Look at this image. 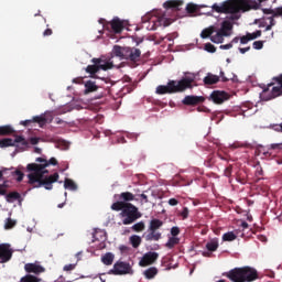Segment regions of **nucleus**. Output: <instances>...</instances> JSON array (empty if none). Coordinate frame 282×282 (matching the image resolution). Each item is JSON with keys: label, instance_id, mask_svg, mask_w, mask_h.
Returning <instances> with one entry per match:
<instances>
[{"label": "nucleus", "instance_id": "f257e3e1", "mask_svg": "<svg viewBox=\"0 0 282 282\" xmlns=\"http://www.w3.org/2000/svg\"><path fill=\"white\" fill-rule=\"evenodd\" d=\"M36 162H41V164L31 163L26 166L29 171V184H37L35 188H41V186H44L46 191H52V184H54V182H58V173H55L48 177H44V175L48 173L45 169H47L48 164L56 166L58 161H56L54 158L50 159V161L43 158H37Z\"/></svg>", "mask_w": 282, "mask_h": 282}, {"label": "nucleus", "instance_id": "f03ea898", "mask_svg": "<svg viewBox=\"0 0 282 282\" xmlns=\"http://www.w3.org/2000/svg\"><path fill=\"white\" fill-rule=\"evenodd\" d=\"M259 2L257 0H227L220 4H213L215 12L224 14H236V12H248V10H257Z\"/></svg>", "mask_w": 282, "mask_h": 282}, {"label": "nucleus", "instance_id": "7ed1b4c3", "mask_svg": "<svg viewBox=\"0 0 282 282\" xmlns=\"http://www.w3.org/2000/svg\"><path fill=\"white\" fill-rule=\"evenodd\" d=\"M232 35V22L226 20L221 23L220 29L215 31V26L204 29L200 39H210L212 43L221 44L224 39Z\"/></svg>", "mask_w": 282, "mask_h": 282}, {"label": "nucleus", "instance_id": "20e7f679", "mask_svg": "<svg viewBox=\"0 0 282 282\" xmlns=\"http://www.w3.org/2000/svg\"><path fill=\"white\" fill-rule=\"evenodd\" d=\"M195 82V74L187 73L185 77H183L181 80H171L165 86H159L156 88V94L163 95V94H177L180 91H185V89H191L193 87V83Z\"/></svg>", "mask_w": 282, "mask_h": 282}, {"label": "nucleus", "instance_id": "39448f33", "mask_svg": "<svg viewBox=\"0 0 282 282\" xmlns=\"http://www.w3.org/2000/svg\"><path fill=\"white\" fill-rule=\"evenodd\" d=\"M228 278L234 282L257 281V270L250 267L234 269L228 273Z\"/></svg>", "mask_w": 282, "mask_h": 282}, {"label": "nucleus", "instance_id": "423d86ee", "mask_svg": "<svg viewBox=\"0 0 282 282\" xmlns=\"http://www.w3.org/2000/svg\"><path fill=\"white\" fill-rule=\"evenodd\" d=\"M93 63L94 65H88L86 67V72L87 74H98V72H100V69H102V72H107L108 69H113L115 65H113V61L110 59H106V58H93Z\"/></svg>", "mask_w": 282, "mask_h": 282}, {"label": "nucleus", "instance_id": "0eeeda50", "mask_svg": "<svg viewBox=\"0 0 282 282\" xmlns=\"http://www.w3.org/2000/svg\"><path fill=\"white\" fill-rule=\"evenodd\" d=\"M120 217L123 218L122 224L124 226H129L133 224L135 219H140L142 215L138 213V207L131 203H128L123 210L120 213Z\"/></svg>", "mask_w": 282, "mask_h": 282}, {"label": "nucleus", "instance_id": "6e6552de", "mask_svg": "<svg viewBox=\"0 0 282 282\" xmlns=\"http://www.w3.org/2000/svg\"><path fill=\"white\" fill-rule=\"evenodd\" d=\"M274 80H276V85L272 87V94L268 97V91L270 88H267L260 94L261 100H272V98H276L281 96L282 94V75L280 77H276Z\"/></svg>", "mask_w": 282, "mask_h": 282}, {"label": "nucleus", "instance_id": "1a4fd4ad", "mask_svg": "<svg viewBox=\"0 0 282 282\" xmlns=\"http://www.w3.org/2000/svg\"><path fill=\"white\" fill-rule=\"evenodd\" d=\"M110 274H133V269H131V264L127 262H117L115 263L112 270H110Z\"/></svg>", "mask_w": 282, "mask_h": 282}, {"label": "nucleus", "instance_id": "9d476101", "mask_svg": "<svg viewBox=\"0 0 282 282\" xmlns=\"http://www.w3.org/2000/svg\"><path fill=\"white\" fill-rule=\"evenodd\" d=\"M158 257L160 254L158 252H148L144 253L141 260L139 261V265L141 268H147L148 265H153L155 261H158Z\"/></svg>", "mask_w": 282, "mask_h": 282}, {"label": "nucleus", "instance_id": "9b49d317", "mask_svg": "<svg viewBox=\"0 0 282 282\" xmlns=\"http://www.w3.org/2000/svg\"><path fill=\"white\" fill-rule=\"evenodd\" d=\"M230 96H228L226 91L221 90H214L210 95V99L213 100V102H215V105H221L226 102V100H228Z\"/></svg>", "mask_w": 282, "mask_h": 282}, {"label": "nucleus", "instance_id": "f8f14e48", "mask_svg": "<svg viewBox=\"0 0 282 282\" xmlns=\"http://www.w3.org/2000/svg\"><path fill=\"white\" fill-rule=\"evenodd\" d=\"M47 116H50V112H45L44 115L33 117V119L21 121L20 124H22L23 127H28V124H30V122H37V124H40V127H43V124H45V122H47Z\"/></svg>", "mask_w": 282, "mask_h": 282}, {"label": "nucleus", "instance_id": "ddd939ff", "mask_svg": "<svg viewBox=\"0 0 282 282\" xmlns=\"http://www.w3.org/2000/svg\"><path fill=\"white\" fill-rule=\"evenodd\" d=\"M116 56L120 61H127V46L115 45L111 52V58Z\"/></svg>", "mask_w": 282, "mask_h": 282}, {"label": "nucleus", "instance_id": "4468645a", "mask_svg": "<svg viewBox=\"0 0 282 282\" xmlns=\"http://www.w3.org/2000/svg\"><path fill=\"white\" fill-rule=\"evenodd\" d=\"M12 258V250H10V245H0V259L2 263L10 261Z\"/></svg>", "mask_w": 282, "mask_h": 282}, {"label": "nucleus", "instance_id": "2eb2a0df", "mask_svg": "<svg viewBox=\"0 0 282 282\" xmlns=\"http://www.w3.org/2000/svg\"><path fill=\"white\" fill-rule=\"evenodd\" d=\"M141 54L142 52L140 51V48H135V47L131 48L127 46L126 61H138Z\"/></svg>", "mask_w": 282, "mask_h": 282}, {"label": "nucleus", "instance_id": "dca6fc26", "mask_svg": "<svg viewBox=\"0 0 282 282\" xmlns=\"http://www.w3.org/2000/svg\"><path fill=\"white\" fill-rule=\"evenodd\" d=\"M124 25H127V20H119L118 18H115L111 21V28L116 34H120V32L124 30Z\"/></svg>", "mask_w": 282, "mask_h": 282}, {"label": "nucleus", "instance_id": "f3484780", "mask_svg": "<svg viewBox=\"0 0 282 282\" xmlns=\"http://www.w3.org/2000/svg\"><path fill=\"white\" fill-rule=\"evenodd\" d=\"M24 270L26 272H33V274H41V272H45V268L37 263H28L24 265Z\"/></svg>", "mask_w": 282, "mask_h": 282}, {"label": "nucleus", "instance_id": "a211bd4d", "mask_svg": "<svg viewBox=\"0 0 282 282\" xmlns=\"http://www.w3.org/2000/svg\"><path fill=\"white\" fill-rule=\"evenodd\" d=\"M183 105H199V102H204V97L202 96H186L183 100H182Z\"/></svg>", "mask_w": 282, "mask_h": 282}, {"label": "nucleus", "instance_id": "6ab92c4d", "mask_svg": "<svg viewBox=\"0 0 282 282\" xmlns=\"http://www.w3.org/2000/svg\"><path fill=\"white\" fill-rule=\"evenodd\" d=\"M85 90L84 95L87 96L89 94H94V91H98V85H96V82L87 80L84 84Z\"/></svg>", "mask_w": 282, "mask_h": 282}, {"label": "nucleus", "instance_id": "aec40b11", "mask_svg": "<svg viewBox=\"0 0 282 282\" xmlns=\"http://www.w3.org/2000/svg\"><path fill=\"white\" fill-rule=\"evenodd\" d=\"M259 36H261V31H256L253 33H248L246 36H242L240 39V43L242 45H246V43H248L249 41H254V39H259Z\"/></svg>", "mask_w": 282, "mask_h": 282}, {"label": "nucleus", "instance_id": "412c9836", "mask_svg": "<svg viewBox=\"0 0 282 282\" xmlns=\"http://www.w3.org/2000/svg\"><path fill=\"white\" fill-rule=\"evenodd\" d=\"M143 275L145 276V279H148V281H151L154 276H158V268L151 267L147 269L145 271H143Z\"/></svg>", "mask_w": 282, "mask_h": 282}, {"label": "nucleus", "instance_id": "4be33fe9", "mask_svg": "<svg viewBox=\"0 0 282 282\" xmlns=\"http://www.w3.org/2000/svg\"><path fill=\"white\" fill-rule=\"evenodd\" d=\"M183 1L182 0H167L165 3H163V8H173L176 9L180 8V6H183Z\"/></svg>", "mask_w": 282, "mask_h": 282}, {"label": "nucleus", "instance_id": "5701e85b", "mask_svg": "<svg viewBox=\"0 0 282 282\" xmlns=\"http://www.w3.org/2000/svg\"><path fill=\"white\" fill-rule=\"evenodd\" d=\"M205 85H216V83H219V76L207 74V76L204 78Z\"/></svg>", "mask_w": 282, "mask_h": 282}, {"label": "nucleus", "instance_id": "b1692460", "mask_svg": "<svg viewBox=\"0 0 282 282\" xmlns=\"http://www.w3.org/2000/svg\"><path fill=\"white\" fill-rule=\"evenodd\" d=\"M64 188H66V191H78V185H76V182L72 178H65Z\"/></svg>", "mask_w": 282, "mask_h": 282}, {"label": "nucleus", "instance_id": "393cba45", "mask_svg": "<svg viewBox=\"0 0 282 282\" xmlns=\"http://www.w3.org/2000/svg\"><path fill=\"white\" fill-rule=\"evenodd\" d=\"M162 237V234L150 230L149 235L145 236L147 241H160V238Z\"/></svg>", "mask_w": 282, "mask_h": 282}, {"label": "nucleus", "instance_id": "a878e982", "mask_svg": "<svg viewBox=\"0 0 282 282\" xmlns=\"http://www.w3.org/2000/svg\"><path fill=\"white\" fill-rule=\"evenodd\" d=\"M10 133H14V128H12V126H0V135H10Z\"/></svg>", "mask_w": 282, "mask_h": 282}, {"label": "nucleus", "instance_id": "bb28decb", "mask_svg": "<svg viewBox=\"0 0 282 282\" xmlns=\"http://www.w3.org/2000/svg\"><path fill=\"white\" fill-rule=\"evenodd\" d=\"M162 226H163V223H162V220H160V219H152L151 221H150V227H149V230H159V228H162Z\"/></svg>", "mask_w": 282, "mask_h": 282}, {"label": "nucleus", "instance_id": "cd10ccee", "mask_svg": "<svg viewBox=\"0 0 282 282\" xmlns=\"http://www.w3.org/2000/svg\"><path fill=\"white\" fill-rule=\"evenodd\" d=\"M206 248L209 250V252H215L217 248H219V241H217V239H213L207 242Z\"/></svg>", "mask_w": 282, "mask_h": 282}, {"label": "nucleus", "instance_id": "c85d7f7f", "mask_svg": "<svg viewBox=\"0 0 282 282\" xmlns=\"http://www.w3.org/2000/svg\"><path fill=\"white\" fill-rule=\"evenodd\" d=\"M158 21L160 25H163V28H167V25H171V23H173V21L167 19L166 14L159 15Z\"/></svg>", "mask_w": 282, "mask_h": 282}, {"label": "nucleus", "instance_id": "c756f323", "mask_svg": "<svg viewBox=\"0 0 282 282\" xmlns=\"http://www.w3.org/2000/svg\"><path fill=\"white\" fill-rule=\"evenodd\" d=\"M113 253L108 252L101 258V261L105 265H111V263H113Z\"/></svg>", "mask_w": 282, "mask_h": 282}, {"label": "nucleus", "instance_id": "7c9ffc66", "mask_svg": "<svg viewBox=\"0 0 282 282\" xmlns=\"http://www.w3.org/2000/svg\"><path fill=\"white\" fill-rule=\"evenodd\" d=\"M7 147H14V140L11 138L0 140V149H7Z\"/></svg>", "mask_w": 282, "mask_h": 282}, {"label": "nucleus", "instance_id": "2f4dec72", "mask_svg": "<svg viewBox=\"0 0 282 282\" xmlns=\"http://www.w3.org/2000/svg\"><path fill=\"white\" fill-rule=\"evenodd\" d=\"M130 242L132 243L133 248H138L142 243V238L140 236H131L130 237Z\"/></svg>", "mask_w": 282, "mask_h": 282}, {"label": "nucleus", "instance_id": "473e14b6", "mask_svg": "<svg viewBox=\"0 0 282 282\" xmlns=\"http://www.w3.org/2000/svg\"><path fill=\"white\" fill-rule=\"evenodd\" d=\"M129 203H124V202H117L113 203L111 205L112 210H124V207L128 205Z\"/></svg>", "mask_w": 282, "mask_h": 282}, {"label": "nucleus", "instance_id": "72a5a7b5", "mask_svg": "<svg viewBox=\"0 0 282 282\" xmlns=\"http://www.w3.org/2000/svg\"><path fill=\"white\" fill-rule=\"evenodd\" d=\"M19 197H21V196L19 195V193L12 192V193H10L9 195L6 196V199H7V202H9L10 204H12L13 202H17V199H19Z\"/></svg>", "mask_w": 282, "mask_h": 282}, {"label": "nucleus", "instance_id": "f704fd0d", "mask_svg": "<svg viewBox=\"0 0 282 282\" xmlns=\"http://www.w3.org/2000/svg\"><path fill=\"white\" fill-rule=\"evenodd\" d=\"M235 239H237V235L232 231L226 232L223 236V241H235Z\"/></svg>", "mask_w": 282, "mask_h": 282}, {"label": "nucleus", "instance_id": "c9c22d12", "mask_svg": "<svg viewBox=\"0 0 282 282\" xmlns=\"http://www.w3.org/2000/svg\"><path fill=\"white\" fill-rule=\"evenodd\" d=\"M13 142H14V147H17V144H21L22 147H28V141L25 140V138L21 135L15 137Z\"/></svg>", "mask_w": 282, "mask_h": 282}, {"label": "nucleus", "instance_id": "e433bc0d", "mask_svg": "<svg viewBox=\"0 0 282 282\" xmlns=\"http://www.w3.org/2000/svg\"><path fill=\"white\" fill-rule=\"evenodd\" d=\"M120 197L123 202H133L134 199V196L130 192L121 193Z\"/></svg>", "mask_w": 282, "mask_h": 282}, {"label": "nucleus", "instance_id": "4c0bfd02", "mask_svg": "<svg viewBox=\"0 0 282 282\" xmlns=\"http://www.w3.org/2000/svg\"><path fill=\"white\" fill-rule=\"evenodd\" d=\"M177 243H180V238L172 236V238H170L169 241L166 242V247L173 248V246H177Z\"/></svg>", "mask_w": 282, "mask_h": 282}, {"label": "nucleus", "instance_id": "58836bf2", "mask_svg": "<svg viewBox=\"0 0 282 282\" xmlns=\"http://www.w3.org/2000/svg\"><path fill=\"white\" fill-rule=\"evenodd\" d=\"M21 282H41V279L34 275H25L21 279Z\"/></svg>", "mask_w": 282, "mask_h": 282}, {"label": "nucleus", "instance_id": "ea45409f", "mask_svg": "<svg viewBox=\"0 0 282 282\" xmlns=\"http://www.w3.org/2000/svg\"><path fill=\"white\" fill-rule=\"evenodd\" d=\"M264 12H268L269 14H273V17L282 18V7L278 8L276 10L268 9V10H264Z\"/></svg>", "mask_w": 282, "mask_h": 282}, {"label": "nucleus", "instance_id": "a19ab883", "mask_svg": "<svg viewBox=\"0 0 282 282\" xmlns=\"http://www.w3.org/2000/svg\"><path fill=\"white\" fill-rule=\"evenodd\" d=\"M17 226V220H12L8 218L4 223L6 230H10V228H14Z\"/></svg>", "mask_w": 282, "mask_h": 282}, {"label": "nucleus", "instance_id": "79ce46f5", "mask_svg": "<svg viewBox=\"0 0 282 282\" xmlns=\"http://www.w3.org/2000/svg\"><path fill=\"white\" fill-rule=\"evenodd\" d=\"M132 230H134V232H142V230H144V223L140 221L134 224Z\"/></svg>", "mask_w": 282, "mask_h": 282}, {"label": "nucleus", "instance_id": "37998d69", "mask_svg": "<svg viewBox=\"0 0 282 282\" xmlns=\"http://www.w3.org/2000/svg\"><path fill=\"white\" fill-rule=\"evenodd\" d=\"M205 51L209 52L210 54H215L217 52V48L215 47V45H213L210 43H206Z\"/></svg>", "mask_w": 282, "mask_h": 282}, {"label": "nucleus", "instance_id": "c03bdc74", "mask_svg": "<svg viewBox=\"0 0 282 282\" xmlns=\"http://www.w3.org/2000/svg\"><path fill=\"white\" fill-rule=\"evenodd\" d=\"M63 270L64 272H72V270H76V263L65 264Z\"/></svg>", "mask_w": 282, "mask_h": 282}, {"label": "nucleus", "instance_id": "a18cd8bd", "mask_svg": "<svg viewBox=\"0 0 282 282\" xmlns=\"http://www.w3.org/2000/svg\"><path fill=\"white\" fill-rule=\"evenodd\" d=\"M253 50H263V42L262 41L253 42Z\"/></svg>", "mask_w": 282, "mask_h": 282}, {"label": "nucleus", "instance_id": "49530a36", "mask_svg": "<svg viewBox=\"0 0 282 282\" xmlns=\"http://www.w3.org/2000/svg\"><path fill=\"white\" fill-rule=\"evenodd\" d=\"M186 10L187 12H195V10H197V4L188 3Z\"/></svg>", "mask_w": 282, "mask_h": 282}, {"label": "nucleus", "instance_id": "de8ad7c7", "mask_svg": "<svg viewBox=\"0 0 282 282\" xmlns=\"http://www.w3.org/2000/svg\"><path fill=\"white\" fill-rule=\"evenodd\" d=\"M171 235H172V237H177L180 235V228L178 227H172Z\"/></svg>", "mask_w": 282, "mask_h": 282}, {"label": "nucleus", "instance_id": "09e8293b", "mask_svg": "<svg viewBox=\"0 0 282 282\" xmlns=\"http://www.w3.org/2000/svg\"><path fill=\"white\" fill-rule=\"evenodd\" d=\"M14 175H17V181L22 182L23 181V173L21 171H15Z\"/></svg>", "mask_w": 282, "mask_h": 282}, {"label": "nucleus", "instance_id": "8fccbe9b", "mask_svg": "<svg viewBox=\"0 0 282 282\" xmlns=\"http://www.w3.org/2000/svg\"><path fill=\"white\" fill-rule=\"evenodd\" d=\"M39 142H41V138L32 137L30 139V143L33 144V145L39 144Z\"/></svg>", "mask_w": 282, "mask_h": 282}, {"label": "nucleus", "instance_id": "3c124183", "mask_svg": "<svg viewBox=\"0 0 282 282\" xmlns=\"http://www.w3.org/2000/svg\"><path fill=\"white\" fill-rule=\"evenodd\" d=\"M6 187H8V184L4 182L2 185H0V195H4L6 194Z\"/></svg>", "mask_w": 282, "mask_h": 282}, {"label": "nucleus", "instance_id": "603ef678", "mask_svg": "<svg viewBox=\"0 0 282 282\" xmlns=\"http://www.w3.org/2000/svg\"><path fill=\"white\" fill-rule=\"evenodd\" d=\"M221 50H232V43L220 45Z\"/></svg>", "mask_w": 282, "mask_h": 282}, {"label": "nucleus", "instance_id": "864d4df0", "mask_svg": "<svg viewBox=\"0 0 282 282\" xmlns=\"http://www.w3.org/2000/svg\"><path fill=\"white\" fill-rule=\"evenodd\" d=\"M181 215H182L183 219H186V217H188V208L185 207Z\"/></svg>", "mask_w": 282, "mask_h": 282}, {"label": "nucleus", "instance_id": "5fc2aeb1", "mask_svg": "<svg viewBox=\"0 0 282 282\" xmlns=\"http://www.w3.org/2000/svg\"><path fill=\"white\" fill-rule=\"evenodd\" d=\"M169 204H170V206H177L178 202H177V199H175V198H171V199L169 200Z\"/></svg>", "mask_w": 282, "mask_h": 282}, {"label": "nucleus", "instance_id": "6e6d98bb", "mask_svg": "<svg viewBox=\"0 0 282 282\" xmlns=\"http://www.w3.org/2000/svg\"><path fill=\"white\" fill-rule=\"evenodd\" d=\"M240 54H246V52H250V46L245 48H239Z\"/></svg>", "mask_w": 282, "mask_h": 282}, {"label": "nucleus", "instance_id": "4d7b16f0", "mask_svg": "<svg viewBox=\"0 0 282 282\" xmlns=\"http://www.w3.org/2000/svg\"><path fill=\"white\" fill-rule=\"evenodd\" d=\"M6 173H8V169L3 167L2 170H0V178L3 177Z\"/></svg>", "mask_w": 282, "mask_h": 282}, {"label": "nucleus", "instance_id": "13d9d810", "mask_svg": "<svg viewBox=\"0 0 282 282\" xmlns=\"http://www.w3.org/2000/svg\"><path fill=\"white\" fill-rule=\"evenodd\" d=\"M44 36H52V30L47 29L44 31Z\"/></svg>", "mask_w": 282, "mask_h": 282}, {"label": "nucleus", "instance_id": "bf43d9fd", "mask_svg": "<svg viewBox=\"0 0 282 282\" xmlns=\"http://www.w3.org/2000/svg\"><path fill=\"white\" fill-rule=\"evenodd\" d=\"M272 25H274V20H271V25H268L265 30L267 31L272 30Z\"/></svg>", "mask_w": 282, "mask_h": 282}, {"label": "nucleus", "instance_id": "052dcab7", "mask_svg": "<svg viewBox=\"0 0 282 282\" xmlns=\"http://www.w3.org/2000/svg\"><path fill=\"white\" fill-rule=\"evenodd\" d=\"M241 228H243V230H246V228H248V223H246V221L241 223Z\"/></svg>", "mask_w": 282, "mask_h": 282}, {"label": "nucleus", "instance_id": "680f3d73", "mask_svg": "<svg viewBox=\"0 0 282 282\" xmlns=\"http://www.w3.org/2000/svg\"><path fill=\"white\" fill-rule=\"evenodd\" d=\"M64 147L62 149H69V143L68 142H63Z\"/></svg>", "mask_w": 282, "mask_h": 282}, {"label": "nucleus", "instance_id": "e2e57ef3", "mask_svg": "<svg viewBox=\"0 0 282 282\" xmlns=\"http://www.w3.org/2000/svg\"><path fill=\"white\" fill-rule=\"evenodd\" d=\"M275 131H282V123L280 126H276Z\"/></svg>", "mask_w": 282, "mask_h": 282}, {"label": "nucleus", "instance_id": "0e129e2a", "mask_svg": "<svg viewBox=\"0 0 282 282\" xmlns=\"http://www.w3.org/2000/svg\"><path fill=\"white\" fill-rule=\"evenodd\" d=\"M141 197H142V199H144L145 202H149V199H148V197H147L145 194H141Z\"/></svg>", "mask_w": 282, "mask_h": 282}, {"label": "nucleus", "instance_id": "69168bd1", "mask_svg": "<svg viewBox=\"0 0 282 282\" xmlns=\"http://www.w3.org/2000/svg\"><path fill=\"white\" fill-rule=\"evenodd\" d=\"M232 43H239V37H235L232 41H231V45Z\"/></svg>", "mask_w": 282, "mask_h": 282}, {"label": "nucleus", "instance_id": "338daca9", "mask_svg": "<svg viewBox=\"0 0 282 282\" xmlns=\"http://www.w3.org/2000/svg\"><path fill=\"white\" fill-rule=\"evenodd\" d=\"M119 249L121 250V252H124V250H127V247L126 246H121V247H119Z\"/></svg>", "mask_w": 282, "mask_h": 282}, {"label": "nucleus", "instance_id": "774afa93", "mask_svg": "<svg viewBox=\"0 0 282 282\" xmlns=\"http://www.w3.org/2000/svg\"><path fill=\"white\" fill-rule=\"evenodd\" d=\"M35 153H41V148H35Z\"/></svg>", "mask_w": 282, "mask_h": 282}]
</instances>
